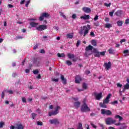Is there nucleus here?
<instances>
[{
  "label": "nucleus",
  "instance_id": "423d86ee",
  "mask_svg": "<svg viewBox=\"0 0 129 129\" xmlns=\"http://www.w3.org/2000/svg\"><path fill=\"white\" fill-rule=\"evenodd\" d=\"M49 122L51 124H60V121L58 119V118H54L52 119H50L49 120Z\"/></svg>",
  "mask_w": 129,
  "mask_h": 129
},
{
  "label": "nucleus",
  "instance_id": "e433bc0d",
  "mask_svg": "<svg viewBox=\"0 0 129 129\" xmlns=\"http://www.w3.org/2000/svg\"><path fill=\"white\" fill-rule=\"evenodd\" d=\"M129 88V84H126L124 86V89H128Z\"/></svg>",
  "mask_w": 129,
  "mask_h": 129
},
{
  "label": "nucleus",
  "instance_id": "69168bd1",
  "mask_svg": "<svg viewBox=\"0 0 129 129\" xmlns=\"http://www.w3.org/2000/svg\"><path fill=\"white\" fill-rule=\"evenodd\" d=\"M76 17H77L76 14H73V15H72V18L73 19H75V18H76Z\"/></svg>",
  "mask_w": 129,
  "mask_h": 129
},
{
  "label": "nucleus",
  "instance_id": "603ef678",
  "mask_svg": "<svg viewBox=\"0 0 129 129\" xmlns=\"http://www.w3.org/2000/svg\"><path fill=\"white\" fill-rule=\"evenodd\" d=\"M91 37H95V34H94V32H91L90 34Z\"/></svg>",
  "mask_w": 129,
  "mask_h": 129
},
{
  "label": "nucleus",
  "instance_id": "c756f323",
  "mask_svg": "<svg viewBox=\"0 0 129 129\" xmlns=\"http://www.w3.org/2000/svg\"><path fill=\"white\" fill-rule=\"evenodd\" d=\"M67 38L68 39H72V38H73V35H72V34L71 33L68 34L67 35Z\"/></svg>",
  "mask_w": 129,
  "mask_h": 129
},
{
  "label": "nucleus",
  "instance_id": "c03bdc74",
  "mask_svg": "<svg viewBox=\"0 0 129 129\" xmlns=\"http://www.w3.org/2000/svg\"><path fill=\"white\" fill-rule=\"evenodd\" d=\"M5 93H6L5 90L4 91H3L2 93V98H4V97H5Z\"/></svg>",
  "mask_w": 129,
  "mask_h": 129
},
{
  "label": "nucleus",
  "instance_id": "4be33fe9",
  "mask_svg": "<svg viewBox=\"0 0 129 129\" xmlns=\"http://www.w3.org/2000/svg\"><path fill=\"white\" fill-rule=\"evenodd\" d=\"M81 19H84V20H89L90 16L89 15H85L84 16H81Z\"/></svg>",
  "mask_w": 129,
  "mask_h": 129
},
{
  "label": "nucleus",
  "instance_id": "f03ea898",
  "mask_svg": "<svg viewBox=\"0 0 129 129\" xmlns=\"http://www.w3.org/2000/svg\"><path fill=\"white\" fill-rule=\"evenodd\" d=\"M81 110L82 112H88V111H90V108L87 106L86 103L84 102L81 106Z\"/></svg>",
  "mask_w": 129,
  "mask_h": 129
},
{
  "label": "nucleus",
  "instance_id": "13d9d810",
  "mask_svg": "<svg viewBox=\"0 0 129 129\" xmlns=\"http://www.w3.org/2000/svg\"><path fill=\"white\" fill-rule=\"evenodd\" d=\"M65 79V78L64 77V76L63 75H60V79L61 80V81L62 80H64Z\"/></svg>",
  "mask_w": 129,
  "mask_h": 129
},
{
  "label": "nucleus",
  "instance_id": "4d7b16f0",
  "mask_svg": "<svg viewBox=\"0 0 129 129\" xmlns=\"http://www.w3.org/2000/svg\"><path fill=\"white\" fill-rule=\"evenodd\" d=\"M29 4H30V1H28L26 3L25 7H26V8H28Z\"/></svg>",
  "mask_w": 129,
  "mask_h": 129
},
{
  "label": "nucleus",
  "instance_id": "dca6fc26",
  "mask_svg": "<svg viewBox=\"0 0 129 129\" xmlns=\"http://www.w3.org/2000/svg\"><path fill=\"white\" fill-rule=\"evenodd\" d=\"M122 14V11L120 10L117 11L115 13V15H116L117 17H120V16H121Z\"/></svg>",
  "mask_w": 129,
  "mask_h": 129
},
{
  "label": "nucleus",
  "instance_id": "a18cd8bd",
  "mask_svg": "<svg viewBox=\"0 0 129 129\" xmlns=\"http://www.w3.org/2000/svg\"><path fill=\"white\" fill-rule=\"evenodd\" d=\"M100 55L101 56H104L105 55V51H102L101 52H99Z\"/></svg>",
  "mask_w": 129,
  "mask_h": 129
},
{
  "label": "nucleus",
  "instance_id": "f8f14e48",
  "mask_svg": "<svg viewBox=\"0 0 129 129\" xmlns=\"http://www.w3.org/2000/svg\"><path fill=\"white\" fill-rule=\"evenodd\" d=\"M111 96V94H108L106 96L105 99L103 100V102H104V103H106V104H107V103L109 102V98H110Z\"/></svg>",
  "mask_w": 129,
  "mask_h": 129
},
{
  "label": "nucleus",
  "instance_id": "5fc2aeb1",
  "mask_svg": "<svg viewBox=\"0 0 129 129\" xmlns=\"http://www.w3.org/2000/svg\"><path fill=\"white\" fill-rule=\"evenodd\" d=\"M79 45H80V40H78L76 43L77 47H79Z\"/></svg>",
  "mask_w": 129,
  "mask_h": 129
},
{
  "label": "nucleus",
  "instance_id": "39448f33",
  "mask_svg": "<svg viewBox=\"0 0 129 129\" xmlns=\"http://www.w3.org/2000/svg\"><path fill=\"white\" fill-rule=\"evenodd\" d=\"M101 114H106V115H111V114H112L111 111L109 110H105V109H102L101 110Z\"/></svg>",
  "mask_w": 129,
  "mask_h": 129
},
{
  "label": "nucleus",
  "instance_id": "393cba45",
  "mask_svg": "<svg viewBox=\"0 0 129 129\" xmlns=\"http://www.w3.org/2000/svg\"><path fill=\"white\" fill-rule=\"evenodd\" d=\"M57 56L59 57V58H64V57H66L65 54L64 53H61L60 54V53H57Z\"/></svg>",
  "mask_w": 129,
  "mask_h": 129
},
{
  "label": "nucleus",
  "instance_id": "c9c22d12",
  "mask_svg": "<svg viewBox=\"0 0 129 129\" xmlns=\"http://www.w3.org/2000/svg\"><path fill=\"white\" fill-rule=\"evenodd\" d=\"M114 10H112V12H109V15L110 17L113 16V14H114Z\"/></svg>",
  "mask_w": 129,
  "mask_h": 129
},
{
  "label": "nucleus",
  "instance_id": "0eeeda50",
  "mask_svg": "<svg viewBox=\"0 0 129 129\" xmlns=\"http://www.w3.org/2000/svg\"><path fill=\"white\" fill-rule=\"evenodd\" d=\"M94 96H95V98L97 100H100L102 98V93H99L97 94L96 92L93 93Z\"/></svg>",
  "mask_w": 129,
  "mask_h": 129
},
{
  "label": "nucleus",
  "instance_id": "0e129e2a",
  "mask_svg": "<svg viewBox=\"0 0 129 129\" xmlns=\"http://www.w3.org/2000/svg\"><path fill=\"white\" fill-rule=\"evenodd\" d=\"M98 20V16L96 15L94 18V21H97Z\"/></svg>",
  "mask_w": 129,
  "mask_h": 129
},
{
  "label": "nucleus",
  "instance_id": "6e6d98bb",
  "mask_svg": "<svg viewBox=\"0 0 129 129\" xmlns=\"http://www.w3.org/2000/svg\"><path fill=\"white\" fill-rule=\"evenodd\" d=\"M52 112L53 113V115H56V114H58V113H59V112H57L56 110Z\"/></svg>",
  "mask_w": 129,
  "mask_h": 129
},
{
  "label": "nucleus",
  "instance_id": "2eb2a0df",
  "mask_svg": "<svg viewBox=\"0 0 129 129\" xmlns=\"http://www.w3.org/2000/svg\"><path fill=\"white\" fill-rule=\"evenodd\" d=\"M30 26H31V27H32V28H36V27H37V26L39 25V24L38 23H35L34 22H31L30 23Z\"/></svg>",
  "mask_w": 129,
  "mask_h": 129
},
{
  "label": "nucleus",
  "instance_id": "6e6552de",
  "mask_svg": "<svg viewBox=\"0 0 129 129\" xmlns=\"http://www.w3.org/2000/svg\"><path fill=\"white\" fill-rule=\"evenodd\" d=\"M46 29H47V26L45 25H39L38 27H36V30L40 32Z\"/></svg>",
  "mask_w": 129,
  "mask_h": 129
},
{
  "label": "nucleus",
  "instance_id": "b1692460",
  "mask_svg": "<svg viewBox=\"0 0 129 129\" xmlns=\"http://www.w3.org/2000/svg\"><path fill=\"white\" fill-rule=\"evenodd\" d=\"M5 93H9V94H14V91L12 90H5Z\"/></svg>",
  "mask_w": 129,
  "mask_h": 129
},
{
  "label": "nucleus",
  "instance_id": "2f4dec72",
  "mask_svg": "<svg viewBox=\"0 0 129 129\" xmlns=\"http://www.w3.org/2000/svg\"><path fill=\"white\" fill-rule=\"evenodd\" d=\"M82 87L84 89H87V84H86L85 83H84L82 85Z\"/></svg>",
  "mask_w": 129,
  "mask_h": 129
},
{
  "label": "nucleus",
  "instance_id": "5701e85b",
  "mask_svg": "<svg viewBox=\"0 0 129 129\" xmlns=\"http://www.w3.org/2000/svg\"><path fill=\"white\" fill-rule=\"evenodd\" d=\"M24 125L22 124H17V129H24Z\"/></svg>",
  "mask_w": 129,
  "mask_h": 129
},
{
  "label": "nucleus",
  "instance_id": "9d476101",
  "mask_svg": "<svg viewBox=\"0 0 129 129\" xmlns=\"http://www.w3.org/2000/svg\"><path fill=\"white\" fill-rule=\"evenodd\" d=\"M82 81V79L80 76L77 75L75 78V82L77 84H79Z\"/></svg>",
  "mask_w": 129,
  "mask_h": 129
},
{
  "label": "nucleus",
  "instance_id": "7c9ffc66",
  "mask_svg": "<svg viewBox=\"0 0 129 129\" xmlns=\"http://www.w3.org/2000/svg\"><path fill=\"white\" fill-rule=\"evenodd\" d=\"M32 116V119H36V117H37V114L35 113H31Z\"/></svg>",
  "mask_w": 129,
  "mask_h": 129
},
{
  "label": "nucleus",
  "instance_id": "4468645a",
  "mask_svg": "<svg viewBox=\"0 0 129 129\" xmlns=\"http://www.w3.org/2000/svg\"><path fill=\"white\" fill-rule=\"evenodd\" d=\"M93 50L94 48H93V46L92 45H89L88 46H86L85 48V51H91L92 50Z\"/></svg>",
  "mask_w": 129,
  "mask_h": 129
},
{
  "label": "nucleus",
  "instance_id": "ea45409f",
  "mask_svg": "<svg viewBox=\"0 0 129 129\" xmlns=\"http://www.w3.org/2000/svg\"><path fill=\"white\" fill-rule=\"evenodd\" d=\"M33 72L35 75L39 74V71L38 70H34L33 71Z\"/></svg>",
  "mask_w": 129,
  "mask_h": 129
},
{
  "label": "nucleus",
  "instance_id": "72a5a7b5",
  "mask_svg": "<svg viewBox=\"0 0 129 129\" xmlns=\"http://www.w3.org/2000/svg\"><path fill=\"white\" fill-rule=\"evenodd\" d=\"M111 27H112V26H111V24L109 23L105 24V27L107 28L108 29H109V28H111Z\"/></svg>",
  "mask_w": 129,
  "mask_h": 129
},
{
  "label": "nucleus",
  "instance_id": "4c0bfd02",
  "mask_svg": "<svg viewBox=\"0 0 129 129\" xmlns=\"http://www.w3.org/2000/svg\"><path fill=\"white\" fill-rule=\"evenodd\" d=\"M77 129H83V128L82 127V124L81 123H79V126L77 128Z\"/></svg>",
  "mask_w": 129,
  "mask_h": 129
},
{
  "label": "nucleus",
  "instance_id": "37998d69",
  "mask_svg": "<svg viewBox=\"0 0 129 129\" xmlns=\"http://www.w3.org/2000/svg\"><path fill=\"white\" fill-rule=\"evenodd\" d=\"M5 125V122H0V128H2Z\"/></svg>",
  "mask_w": 129,
  "mask_h": 129
},
{
  "label": "nucleus",
  "instance_id": "bb28decb",
  "mask_svg": "<svg viewBox=\"0 0 129 129\" xmlns=\"http://www.w3.org/2000/svg\"><path fill=\"white\" fill-rule=\"evenodd\" d=\"M108 51L110 54H114V50H113L112 48H109Z\"/></svg>",
  "mask_w": 129,
  "mask_h": 129
},
{
  "label": "nucleus",
  "instance_id": "864d4df0",
  "mask_svg": "<svg viewBox=\"0 0 129 129\" xmlns=\"http://www.w3.org/2000/svg\"><path fill=\"white\" fill-rule=\"evenodd\" d=\"M52 81L54 82H58L59 81V79H52Z\"/></svg>",
  "mask_w": 129,
  "mask_h": 129
},
{
  "label": "nucleus",
  "instance_id": "6ab92c4d",
  "mask_svg": "<svg viewBox=\"0 0 129 129\" xmlns=\"http://www.w3.org/2000/svg\"><path fill=\"white\" fill-rule=\"evenodd\" d=\"M105 104H106V103H104V102H103V103H99V105H100V107H102L103 108H106L107 106Z\"/></svg>",
  "mask_w": 129,
  "mask_h": 129
},
{
  "label": "nucleus",
  "instance_id": "7ed1b4c3",
  "mask_svg": "<svg viewBox=\"0 0 129 129\" xmlns=\"http://www.w3.org/2000/svg\"><path fill=\"white\" fill-rule=\"evenodd\" d=\"M105 123L107 125H110V124H113V123H115L116 122V120L113 119L111 117H108L105 120Z\"/></svg>",
  "mask_w": 129,
  "mask_h": 129
},
{
  "label": "nucleus",
  "instance_id": "49530a36",
  "mask_svg": "<svg viewBox=\"0 0 129 129\" xmlns=\"http://www.w3.org/2000/svg\"><path fill=\"white\" fill-rule=\"evenodd\" d=\"M58 109H61V107L59 106H57L55 108V111L59 112V111L58 110Z\"/></svg>",
  "mask_w": 129,
  "mask_h": 129
},
{
  "label": "nucleus",
  "instance_id": "680f3d73",
  "mask_svg": "<svg viewBox=\"0 0 129 129\" xmlns=\"http://www.w3.org/2000/svg\"><path fill=\"white\" fill-rule=\"evenodd\" d=\"M48 114L49 116H52V115H54L53 112H49Z\"/></svg>",
  "mask_w": 129,
  "mask_h": 129
},
{
  "label": "nucleus",
  "instance_id": "cd10ccee",
  "mask_svg": "<svg viewBox=\"0 0 129 129\" xmlns=\"http://www.w3.org/2000/svg\"><path fill=\"white\" fill-rule=\"evenodd\" d=\"M115 118H118L119 121H120V120H122V117L119 116V115H116L115 116Z\"/></svg>",
  "mask_w": 129,
  "mask_h": 129
},
{
  "label": "nucleus",
  "instance_id": "79ce46f5",
  "mask_svg": "<svg viewBox=\"0 0 129 129\" xmlns=\"http://www.w3.org/2000/svg\"><path fill=\"white\" fill-rule=\"evenodd\" d=\"M22 102H24V103H26V102H27V99H26V98L24 97L22 98Z\"/></svg>",
  "mask_w": 129,
  "mask_h": 129
},
{
  "label": "nucleus",
  "instance_id": "8fccbe9b",
  "mask_svg": "<svg viewBox=\"0 0 129 129\" xmlns=\"http://www.w3.org/2000/svg\"><path fill=\"white\" fill-rule=\"evenodd\" d=\"M90 124L92 127H93L94 128H96L97 127V126L96 125H95L94 124L92 123V122H91Z\"/></svg>",
  "mask_w": 129,
  "mask_h": 129
},
{
  "label": "nucleus",
  "instance_id": "58836bf2",
  "mask_svg": "<svg viewBox=\"0 0 129 129\" xmlns=\"http://www.w3.org/2000/svg\"><path fill=\"white\" fill-rule=\"evenodd\" d=\"M104 6H105V7H107V8H109V7H110V6H111V3H104Z\"/></svg>",
  "mask_w": 129,
  "mask_h": 129
},
{
  "label": "nucleus",
  "instance_id": "052dcab7",
  "mask_svg": "<svg viewBox=\"0 0 129 129\" xmlns=\"http://www.w3.org/2000/svg\"><path fill=\"white\" fill-rule=\"evenodd\" d=\"M117 87H119L120 88H121V87H122V85H121L119 83H117Z\"/></svg>",
  "mask_w": 129,
  "mask_h": 129
},
{
  "label": "nucleus",
  "instance_id": "f704fd0d",
  "mask_svg": "<svg viewBox=\"0 0 129 129\" xmlns=\"http://www.w3.org/2000/svg\"><path fill=\"white\" fill-rule=\"evenodd\" d=\"M61 82L62 84H64V85H66V84H67V80L66 78H64V80L61 81Z\"/></svg>",
  "mask_w": 129,
  "mask_h": 129
},
{
  "label": "nucleus",
  "instance_id": "412c9836",
  "mask_svg": "<svg viewBox=\"0 0 129 129\" xmlns=\"http://www.w3.org/2000/svg\"><path fill=\"white\" fill-rule=\"evenodd\" d=\"M67 56L69 59H74L75 58V55L73 54L68 53Z\"/></svg>",
  "mask_w": 129,
  "mask_h": 129
},
{
  "label": "nucleus",
  "instance_id": "f3484780",
  "mask_svg": "<svg viewBox=\"0 0 129 129\" xmlns=\"http://www.w3.org/2000/svg\"><path fill=\"white\" fill-rule=\"evenodd\" d=\"M74 104V106H75L76 108H78V107H79V106H80L81 103H80V102H79V101H77V102H75Z\"/></svg>",
  "mask_w": 129,
  "mask_h": 129
},
{
  "label": "nucleus",
  "instance_id": "09e8293b",
  "mask_svg": "<svg viewBox=\"0 0 129 129\" xmlns=\"http://www.w3.org/2000/svg\"><path fill=\"white\" fill-rule=\"evenodd\" d=\"M127 127V126L126 125H123V126H121L119 127V129H125Z\"/></svg>",
  "mask_w": 129,
  "mask_h": 129
},
{
  "label": "nucleus",
  "instance_id": "3c124183",
  "mask_svg": "<svg viewBox=\"0 0 129 129\" xmlns=\"http://www.w3.org/2000/svg\"><path fill=\"white\" fill-rule=\"evenodd\" d=\"M7 7H8V9H12V8H14V5L9 4Z\"/></svg>",
  "mask_w": 129,
  "mask_h": 129
},
{
  "label": "nucleus",
  "instance_id": "a878e982",
  "mask_svg": "<svg viewBox=\"0 0 129 129\" xmlns=\"http://www.w3.org/2000/svg\"><path fill=\"white\" fill-rule=\"evenodd\" d=\"M66 64H67L68 66H71V65H72V62L69 60H67L66 61Z\"/></svg>",
  "mask_w": 129,
  "mask_h": 129
},
{
  "label": "nucleus",
  "instance_id": "a19ab883",
  "mask_svg": "<svg viewBox=\"0 0 129 129\" xmlns=\"http://www.w3.org/2000/svg\"><path fill=\"white\" fill-rule=\"evenodd\" d=\"M117 103H118L117 101H114L111 102V104H112V105H115V104H117Z\"/></svg>",
  "mask_w": 129,
  "mask_h": 129
},
{
  "label": "nucleus",
  "instance_id": "1a4fd4ad",
  "mask_svg": "<svg viewBox=\"0 0 129 129\" xmlns=\"http://www.w3.org/2000/svg\"><path fill=\"white\" fill-rule=\"evenodd\" d=\"M103 66L105 67L106 70H109L111 68V62L110 61L105 62Z\"/></svg>",
  "mask_w": 129,
  "mask_h": 129
},
{
  "label": "nucleus",
  "instance_id": "e2e57ef3",
  "mask_svg": "<svg viewBox=\"0 0 129 129\" xmlns=\"http://www.w3.org/2000/svg\"><path fill=\"white\" fill-rule=\"evenodd\" d=\"M40 53H41V54H45V50L44 49H41L40 51Z\"/></svg>",
  "mask_w": 129,
  "mask_h": 129
},
{
  "label": "nucleus",
  "instance_id": "ddd939ff",
  "mask_svg": "<svg viewBox=\"0 0 129 129\" xmlns=\"http://www.w3.org/2000/svg\"><path fill=\"white\" fill-rule=\"evenodd\" d=\"M82 10L84 13H87V14H89L91 12V9L88 7H83Z\"/></svg>",
  "mask_w": 129,
  "mask_h": 129
},
{
  "label": "nucleus",
  "instance_id": "338daca9",
  "mask_svg": "<svg viewBox=\"0 0 129 129\" xmlns=\"http://www.w3.org/2000/svg\"><path fill=\"white\" fill-rule=\"evenodd\" d=\"M99 126L100 127H101L102 129H104V126L103 125V124H100Z\"/></svg>",
  "mask_w": 129,
  "mask_h": 129
},
{
  "label": "nucleus",
  "instance_id": "a211bd4d",
  "mask_svg": "<svg viewBox=\"0 0 129 129\" xmlns=\"http://www.w3.org/2000/svg\"><path fill=\"white\" fill-rule=\"evenodd\" d=\"M92 54V51H86L84 56L85 57H88V56H90V55Z\"/></svg>",
  "mask_w": 129,
  "mask_h": 129
},
{
  "label": "nucleus",
  "instance_id": "774afa93",
  "mask_svg": "<svg viewBox=\"0 0 129 129\" xmlns=\"http://www.w3.org/2000/svg\"><path fill=\"white\" fill-rule=\"evenodd\" d=\"M125 24H129V19H126L125 21Z\"/></svg>",
  "mask_w": 129,
  "mask_h": 129
},
{
  "label": "nucleus",
  "instance_id": "20e7f679",
  "mask_svg": "<svg viewBox=\"0 0 129 129\" xmlns=\"http://www.w3.org/2000/svg\"><path fill=\"white\" fill-rule=\"evenodd\" d=\"M49 17H50V14L49 13H43L41 14L40 17H39V21H40V22H42V21L44 20V18H47Z\"/></svg>",
  "mask_w": 129,
  "mask_h": 129
},
{
  "label": "nucleus",
  "instance_id": "473e14b6",
  "mask_svg": "<svg viewBox=\"0 0 129 129\" xmlns=\"http://www.w3.org/2000/svg\"><path fill=\"white\" fill-rule=\"evenodd\" d=\"M117 26H118L119 27H120L122 26V22L120 21H118L117 22Z\"/></svg>",
  "mask_w": 129,
  "mask_h": 129
},
{
  "label": "nucleus",
  "instance_id": "9b49d317",
  "mask_svg": "<svg viewBox=\"0 0 129 129\" xmlns=\"http://www.w3.org/2000/svg\"><path fill=\"white\" fill-rule=\"evenodd\" d=\"M93 53H94L95 57H98V58H99L100 57V53L98 52V50H97L96 48H93Z\"/></svg>",
  "mask_w": 129,
  "mask_h": 129
},
{
  "label": "nucleus",
  "instance_id": "bf43d9fd",
  "mask_svg": "<svg viewBox=\"0 0 129 129\" xmlns=\"http://www.w3.org/2000/svg\"><path fill=\"white\" fill-rule=\"evenodd\" d=\"M94 25L96 26V27H98L99 26V23L98 22L94 23Z\"/></svg>",
  "mask_w": 129,
  "mask_h": 129
},
{
  "label": "nucleus",
  "instance_id": "f257e3e1",
  "mask_svg": "<svg viewBox=\"0 0 129 129\" xmlns=\"http://www.w3.org/2000/svg\"><path fill=\"white\" fill-rule=\"evenodd\" d=\"M91 29L90 25H87V26H84L83 29L79 31L80 35H83L84 37H85L87 34H88L90 30Z\"/></svg>",
  "mask_w": 129,
  "mask_h": 129
},
{
  "label": "nucleus",
  "instance_id": "aec40b11",
  "mask_svg": "<svg viewBox=\"0 0 129 129\" xmlns=\"http://www.w3.org/2000/svg\"><path fill=\"white\" fill-rule=\"evenodd\" d=\"M91 43L93 46H94V47H96V46H97V43L96 42V40H94V39L92 40L91 41Z\"/></svg>",
  "mask_w": 129,
  "mask_h": 129
},
{
  "label": "nucleus",
  "instance_id": "c85d7f7f",
  "mask_svg": "<svg viewBox=\"0 0 129 129\" xmlns=\"http://www.w3.org/2000/svg\"><path fill=\"white\" fill-rule=\"evenodd\" d=\"M59 15L61 17H62L64 20H66L67 17L65 15H64V13H62L61 12H59Z\"/></svg>",
  "mask_w": 129,
  "mask_h": 129
},
{
  "label": "nucleus",
  "instance_id": "de8ad7c7",
  "mask_svg": "<svg viewBox=\"0 0 129 129\" xmlns=\"http://www.w3.org/2000/svg\"><path fill=\"white\" fill-rule=\"evenodd\" d=\"M37 125H43V122L41 121H37Z\"/></svg>",
  "mask_w": 129,
  "mask_h": 129
}]
</instances>
